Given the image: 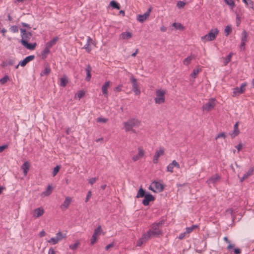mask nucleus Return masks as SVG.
<instances>
[{
    "mask_svg": "<svg viewBox=\"0 0 254 254\" xmlns=\"http://www.w3.org/2000/svg\"><path fill=\"white\" fill-rule=\"evenodd\" d=\"M20 31L21 37L20 42L22 44V45L28 50H34L37 46L36 43H28V42L30 41V39L32 37V33L30 32L27 31L26 29L23 28H20Z\"/></svg>",
    "mask_w": 254,
    "mask_h": 254,
    "instance_id": "obj_1",
    "label": "nucleus"
},
{
    "mask_svg": "<svg viewBox=\"0 0 254 254\" xmlns=\"http://www.w3.org/2000/svg\"><path fill=\"white\" fill-rule=\"evenodd\" d=\"M164 220H161L158 222H155L150 226V228L147 231L145 234L149 236L150 239L153 237H158L160 235L162 234V231L161 228L164 224Z\"/></svg>",
    "mask_w": 254,
    "mask_h": 254,
    "instance_id": "obj_2",
    "label": "nucleus"
},
{
    "mask_svg": "<svg viewBox=\"0 0 254 254\" xmlns=\"http://www.w3.org/2000/svg\"><path fill=\"white\" fill-rule=\"evenodd\" d=\"M141 122L138 119L135 118H130L127 122L123 123L126 131H131L133 133L136 131L133 129L134 127H139L140 125Z\"/></svg>",
    "mask_w": 254,
    "mask_h": 254,
    "instance_id": "obj_3",
    "label": "nucleus"
},
{
    "mask_svg": "<svg viewBox=\"0 0 254 254\" xmlns=\"http://www.w3.org/2000/svg\"><path fill=\"white\" fill-rule=\"evenodd\" d=\"M218 32L217 28L212 29L207 34L202 36L201 39L203 42L213 41L217 37Z\"/></svg>",
    "mask_w": 254,
    "mask_h": 254,
    "instance_id": "obj_4",
    "label": "nucleus"
},
{
    "mask_svg": "<svg viewBox=\"0 0 254 254\" xmlns=\"http://www.w3.org/2000/svg\"><path fill=\"white\" fill-rule=\"evenodd\" d=\"M166 93V90L162 89H157L156 90V97L154 98V101L156 104H161L165 102V95Z\"/></svg>",
    "mask_w": 254,
    "mask_h": 254,
    "instance_id": "obj_5",
    "label": "nucleus"
},
{
    "mask_svg": "<svg viewBox=\"0 0 254 254\" xmlns=\"http://www.w3.org/2000/svg\"><path fill=\"white\" fill-rule=\"evenodd\" d=\"M164 189L163 185L157 181L153 182L149 187V189L155 192H160L163 190Z\"/></svg>",
    "mask_w": 254,
    "mask_h": 254,
    "instance_id": "obj_6",
    "label": "nucleus"
},
{
    "mask_svg": "<svg viewBox=\"0 0 254 254\" xmlns=\"http://www.w3.org/2000/svg\"><path fill=\"white\" fill-rule=\"evenodd\" d=\"M66 238L65 235H64L61 232H59L57 233L55 237L52 238L50 240L48 241V242L51 243L53 245L57 244L59 241H62L63 239Z\"/></svg>",
    "mask_w": 254,
    "mask_h": 254,
    "instance_id": "obj_7",
    "label": "nucleus"
},
{
    "mask_svg": "<svg viewBox=\"0 0 254 254\" xmlns=\"http://www.w3.org/2000/svg\"><path fill=\"white\" fill-rule=\"evenodd\" d=\"M216 106V101L214 98H211L209 100V101L205 104L202 106V110L203 111H209L214 108Z\"/></svg>",
    "mask_w": 254,
    "mask_h": 254,
    "instance_id": "obj_8",
    "label": "nucleus"
},
{
    "mask_svg": "<svg viewBox=\"0 0 254 254\" xmlns=\"http://www.w3.org/2000/svg\"><path fill=\"white\" fill-rule=\"evenodd\" d=\"M130 81L132 84V90L135 95H139L140 91L138 88V84L137 82L136 79H135L133 75L130 77Z\"/></svg>",
    "mask_w": 254,
    "mask_h": 254,
    "instance_id": "obj_9",
    "label": "nucleus"
},
{
    "mask_svg": "<svg viewBox=\"0 0 254 254\" xmlns=\"http://www.w3.org/2000/svg\"><path fill=\"white\" fill-rule=\"evenodd\" d=\"M248 34L246 31L243 30L242 33L241 43L240 46L241 50L244 51L245 50V45L248 41Z\"/></svg>",
    "mask_w": 254,
    "mask_h": 254,
    "instance_id": "obj_10",
    "label": "nucleus"
},
{
    "mask_svg": "<svg viewBox=\"0 0 254 254\" xmlns=\"http://www.w3.org/2000/svg\"><path fill=\"white\" fill-rule=\"evenodd\" d=\"M247 84L246 83H243L240 87H236L234 88L233 91V96H237L242 93H243L245 91V87Z\"/></svg>",
    "mask_w": 254,
    "mask_h": 254,
    "instance_id": "obj_11",
    "label": "nucleus"
},
{
    "mask_svg": "<svg viewBox=\"0 0 254 254\" xmlns=\"http://www.w3.org/2000/svg\"><path fill=\"white\" fill-rule=\"evenodd\" d=\"M35 59V56L34 55H30L27 57H26L23 60L20 61L18 64H17L15 66V68H17L19 66V65H20L21 66H24L26 65V64L30 62V61H32Z\"/></svg>",
    "mask_w": 254,
    "mask_h": 254,
    "instance_id": "obj_12",
    "label": "nucleus"
},
{
    "mask_svg": "<svg viewBox=\"0 0 254 254\" xmlns=\"http://www.w3.org/2000/svg\"><path fill=\"white\" fill-rule=\"evenodd\" d=\"M151 11V7H150L143 14L138 16L137 20L141 23L143 22L149 17Z\"/></svg>",
    "mask_w": 254,
    "mask_h": 254,
    "instance_id": "obj_13",
    "label": "nucleus"
},
{
    "mask_svg": "<svg viewBox=\"0 0 254 254\" xmlns=\"http://www.w3.org/2000/svg\"><path fill=\"white\" fill-rule=\"evenodd\" d=\"M164 154V150L163 148H160L159 150L156 151L153 159V162L154 164H157L159 158L163 155Z\"/></svg>",
    "mask_w": 254,
    "mask_h": 254,
    "instance_id": "obj_14",
    "label": "nucleus"
},
{
    "mask_svg": "<svg viewBox=\"0 0 254 254\" xmlns=\"http://www.w3.org/2000/svg\"><path fill=\"white\" fill-rule=\"evenodd\" d=\"M144 198L142 200V204L144 206H147L150 201H153L155 199V197L151 194H146L144 196Z\"/></svg>",
    "mask_w": 254,
    "mask_h": 254,
    "instance_id": "obj_15",
    "label": "nucleus"
},
{
    "mask_svg": "<svg viewBox=\"0 0 254 254\" xmlns=\"http://www.w3.org/2000/svg\"><path fill=\"white\" fill-rule=\"evenodd\" d=\"M220 179V177L218 174H215L211 176L209 179H208L206 181V183L209 185H214Z\"/></svg>",
    "mask_w": 254,
    "mask_h": 254,
    "instance_id": "obj_16",
    "label": "nucleus"
},
{
    "mask_svg": "<svg viewBox=\"0 0 254 254\" xmlns=\"http://www.w3.org/2000/svg\"><path fill=\"white\" fill-rule=\"evenodd\" d=\"M44 213V209L43 207H40L35 209L33 212V216L37 218L42 216Z\"/></svg>",
    "mask_w": 254,
    "mask_h": 254,
    "instance_id": "obj_17",
    "label": "nucleus"
},
{
    "mask_svg": "<svg viewBox=\"0 0 254 254\" xmlns=\"http://www.w3.org/2000/svg\"><path fill=\"white\" fill-rule=\"evenodd\" d=\"M138 154L136 155H135L132 157V160L134 162H135L139 160L144 155V151L142 148V147H139L138 148Z\"/></svg>",
    "mask_w": 254,
    "mask_h": 254,
    "instance_id": "obj_18",
    "label": "nucleus"
},
{
    "mask_svg": "<svg viewBox=\"0 0 254 254\" xmlns=\"http://www.w3.org/2000/svg\"><path fill=\"white\" fill-rule=\"evenodd\" d=\"M176 167L178 169L180 168L179 164L176 161L173 160L172 163H170L167 167V171L170 173H173V169Z\"/></svg>",
    "mask_w": 254,
    "mask_h": 254,
    "instance_id": "obj_19",
    "label": "nucleus"
},
{
    "mask_svg": "<svg viewBox=\"0 0 254 254\" xmlns=\"http://www.w3.org/2000/svg\"><path fill=\"white\" fill-rule=\"evenodd\" d=\"M111 82L110 81H106L102 87V92L105 97H107L108 96V89L110 85Z\"/></svg>",
    "mask_w": 254,
    "mask_h": 254,
    "instance_id": "obj_20",
    "label": "nucleus"
},
{
    "mask_svg": "<svg viewBox=\"0 0 254 254\" xmlns=\"http://www.w3.org/2000/svg\"><path fill=\"white\" fill-rule=\"evenodd\" d=\"M150 238L145 233L143 234L142 237L137 242L136 246L140 247L143 243L146 242Z\"/></svg>",
    "mask_w": 254,
    "mask_h": 254,
    "instance_id": "obj_21",
    "label": "nucleus"
},
{
    "mask_svg": "<svg viewBox=\"0 0 254 254\" xmlns=\"http://www.w3.org/2000/svg\"><path fill=\"white\" fill-rule=\"evenodd\" d=\"M196 56L194 55H190V56H188L187 58L185 59L183 62L184 64L186 65H189L191 61L193 59H194L195 58Z\"/></svg>",
    "mask_w": 254,
    "mask_h": 254,
    "instance_id": "obj_22",
    "label": "nucleus"
},
{
    "mask_svg": "<svg viewBox=\"0 0 254 254\" xmlns=\"http://www.w3.org/2000/svg\"><path fill=\"white\" fill-rule=\"evenodd\" d=\"M71 202V198L69 197H66L64 203L61 205V208L65 210L67 208Z\"/></svg>",
    "mask_w": 254,
    "mask_h": 254,
    "instance_id": "obj_23",
    "label": "nucleus"
},
{
    "mask_svg": "<svg viewBox=\"0 0 254 254\" xmlns=\"http://www.w3.org/2000/svg\"><path fill=\"white\" fill-rule=\"evenodd\" d=\"M92 70V68L91 66L89 64H88L86 66V68L85 69L86 72V77L85 78V79L87 81H89L91 78V71Z\"/></svg>",
    "mask_w": 254,
    "mask_h": 254,
    "instance_id": "obj_24",
    "label": "nucleus"
},
{
    "mask_svg": "<svg viewBox=\"0 0 254 254\" xmlns=\"http://www.w3.org/2000/svg\"><path fill=\"white\" fill-rule=\"evenodd\" d=\"M30 164L28 162H25L21 166V169L23 170L25 176H27V173L29 170Z\"/></svg>",
    "mask_w": 254,
    "mask_h": 254,
    "instance_id": "obj_25",
    "label": "nucleus"
},
{
    "mask_svg": "<svg viewBox=\"0 0 254 254\" xmlns=\"http://www.w3.org/2000/svg\"><path fill=\"white\" fill-rule=\"evenodd\" d=\"M50 47L45 45L44 49L41 53V57L42 59H45L47 58V55L50 53Z\"/></svg>",
    "mask_w": 254,
    "mask_h": 254,
    "instance_id": "obj_26",
    "label": "nucleus"
},
{
    "mask_svg": "<svg viewBox=\"0 0 254 254\" xmlns=\"http://www.w3.org/2000/svg\"><path fill=\"white\" fill-rule=\"evenodd\" d=\"M238 123H236L234 126V130L232 133H230L232 138L235 137L239 133V130L238 129Z\"/></svg>",
    "mask_w": 254,
    "mask_h": 254,
    "instance_id": "obj_27",
    "label": "nucleus"
},
{
    "mask_svg": "<svg viewBox=\"0 0 254 254\" xmlns=\"http://www.w3.org/2000/svg\"><path fill=\"white\" fill-rule=\"evenodd\" d=\"M58 40V37H55L52 40L47 42L46 45L50 47V48L54 46Z\"/></svg>",
    "mask_w": 254,
    "mask_h": 254,
    "instance_id": "obj_28",
    "label": "nucleus"
},
{
    "mask_svg": "<svg viewBox=\"0 0 254 254\" xmlns=\"http://www.w3.org/2000/svg\"><path fill=\"white\" fill-rule=\"evenodd\" d=\"M132 37V34L129 32H123L121 34V38L123 39H129Z\"/></svg>",
    "mask_w": 254,
    "mask_h": 254,
    "instance_id": "obj_29",
    "label": "nucleus"
},
{
    "mask_svg": "<svg viewBox=\"0 0 254 254\" xmlns=\"http://www.w3.org/2000/svg\"><path fill=\"white\" fill-rule=\"evenodd\" d=\"M51 68L49 66L47 65L45 69L41 71L40 75L41 76H45L48 75L51 72Z\"/></svg>",
    "mask_w": 254,
    "mask_h": 254,
    "instance_id": "obj_30",
    "label": "nucleus"
},
{
    "mask_svg": "<svg viewBox=\"0 0 254 254\" xmlns=\"http://www.w3.org/2000/svg\"><path fill=\"white\" fill-rule=\"evenodd\" d=\"M145 195V190L141 187L137 192L136 197L137 198H141L144 197Z\"/></svg>",
    "mask_w": 254,
    "mask_h": 254,
    "instance_id": "obj_31",
    "label": "nucleus"
},
{
    "mask_svg": "<svg viewBox=\"0 0 254 254\" xmlns=\"http://www.w3.org/2000/svg\"><path fill=\"white\" fill-rule=\"evenodd\" d=\"M110 5L112 6L113 8H115L118 10L120 9L121 8L119 3H118L115 0H112L110 3Z\"/></svg>",
    "mask_w": 254,
    "mask_h": 254,
    "instance_id": "obj_32",
    "label": "nucleus"
},
{
    "mask_svg": "<svg viewBox=\"0 0 254 254\" xmlns=\"http://www.w3.org/2000/svg\"><path fill=\"white\" fill-rule=\"evenodd\" d=\"M172 26L176 29H179L181 31H183L185 29V27L181 23L174 22L172 24Z\"/></svg>",
    "mask_w": 254,
    "mask_h": 254,
    "instance_id": "obj_33",
    "label": "nucleus"
},
{
    "mask_svg": "<svg viewBox=\"0 0 254 254\" xmlns=\"http://www.w3.org/2000/svg\"><path fill=\"white\" fill-rule=\"evenodd\" d=\"M102 232V229L101 228V226H99L96 229H95L93 235L96 236V237H97L101 234Z\"/></svg>",
    "mask_w": 254,
    "mask_h": 254,
    "instance_id": "obj_34",
    "label": "nucleus"
},
{
    "mask_svg": "<svg viewBox=\"0 0 254 254\" xmlns=\"http://www.w3.org/2000/svg\"><path fill=\"white\" fill-rule=\"evenodd\" d=\"M60 86L65 87L68 83V80L65 77H63L60 79Z\"/></svg>",
    "mask_w": 254,
    "mask_h": 254,
    "instance_id": "obj_35",
    "label": "nucleus"
},
{
    "mask_svg": "<svg viewBox=\"0 0 254 254\" xmlns=\"http://www.w3.org/2000/svg\"><path fill=\"white\" fill-rule=\"evenodd\" d=\"M247 6L253 8L254 2L251 0H242Z\"/></svg>",
    "mask_w": 254,
    "mask_h": 254,
    "instance_id": "obj_36",
    "label": "nucleus"
},
{
    "mask_svg": "<svg viewBox=\"0 0 254 254\" xmlns=\"http://www.w3.org/2000/svg\"><path fill=\"white\" fill-rule=\"evenodd\" d=\"M197 225H193L190 227H187L186 228V233L187 234H189L190 232H191L195 228H197Z\"/></svg>",
    "mask_w": 254,
    "mask_h": 254,
    "instance_id": "obj_37",
    "label": "nucleus"
},
{
    "mask_svg": "<svg viewBox=\"0 0 254 254\" xmlns=\"http://www.w3.org/2000/svg\"><path fill=\"white\" fill-rule=\"evenodd\" d=\"M200 70L201 69L199 68L193 69V71L192 73L190 74V76L194 78H196V76L198 75V73Z\"/></svg>",
    "mask_w": 254,
    "mask_h": 254,
    "instance_id": "obj_38",
    "label": "nucleus"
},
{
    "mask_svg": "<svg viewBox=\"0 0 254 254\" xmlns=\"http://www.w3.org/2000/svg\"><path fill=\"white\" fill-rule=\"evenodd\" d=\"M80 244V242L78 240L76 241L75 243L73 245H71L69 246V248L71 250H74L77 249V248L78 247V246Z\"/></svg>",
    "mask_w": 254,
    "mask_h": 254,
    "instance_id": "obj_39",
    "label": "nucleus"
},
{
    "mask_svg": "<svg viewBox=\"0 0 254 254\" xmlns=\"http://www.w3.org/2000/svg\"><path fill=\"white\" fill-rule=\"evenodd\" d=\"M9 80V77L7 75H5L0 80V84L3 85L5 84Z\"/></svg>",
    "mask_w": 254,
    "mask_h": 254,
    "instance_id": "obj_40",
    "label": "nucleus"
},
{
    "mask_svg": "<svg viewBox=\"0 0 254 254\" xmlns=\"http://www.w3.org/2000/svg\"><path fill=\"white\" fill-rule=\"evenodd\" d=\"M254 172V169L253 168H251L248 172L244 174V176L246 177V178L247 179L249 177L251 176Z\"/></svg>",
    "mask_w": 254,
    "mask_h": 254,
    "instance_id": "obj_41",
    "label": "nucleus"
},
{
    "mask_svg": "<svg viewBox=\"0 0 254 254\" xmlns=\"http://www.w3.org/2000/svg\"><path fill=\"white\" fill-rule=\"evenodd\" d=\"M225 2L233 8L235 6V2L233 0H225Z\"/></svg>",
    "mask_w": 254,
    "mask_h": 254,
    "instance_id": "obj_42",
    "label": "nucleus"
},
{
    "mask_svg": "<svg viewBox=\"0 0 254 254\" xmlns=\"http://www.w3.org/2000/svg\"><path fill=\"white\" fill-rule=\"evenodd\" d=\"M232 31V28L230 26L227 25L225 29L226 36H228Z\"/></svg>",
    "mask_w": 254,
    "mask_h": 254,
    "instance_id": "obj_43",
    "label": "nucleus"
},
{
    "mask_svg": "<svg viewBox=\"0 0 254 254\" xmlns=\"http://www.w3.org/2000/svg\"><path fill=\"white\" fill-rule=\"evenodd\" d=\"M51 187L50 186H49L47 187L46 190L43 192V194L46 196H48L51 193Z\"/></svg>",
    "mask_w": 254,
    "mask_h": 254,
    "instance_id": "obj_44",
    "label": "nucleus"
},
{
    "mask_svg": "<svg viewBox=\"0 0 254 254\" xmlns=\"http://www.w3.org/2000/svg\"><path fill=\"white\" fill-rule=\"evenodd\" d=\"M10 30L13 33H16L18 32V28L17 26H12L10 28Z\"/></svg>",
    "mask_w": 254,
    "mask_h": 254,
    "instance_id": "obj_45",
    "label": "nucleus"
},
{
    "mask_svg": "<svg viewBox=\"0 0 254 254\" xmlns=\"http://www.w3.org/2000/svg\"><path fill=\"white\" fill-rule=\"evenodd\" d=\"M15 64V60L14 59H8L6 60V64L9 65H13Z\"/></svg>",
    "mask_w": 254,
    "mask_h": 254,
    "instance_id": "obj_46",
    "label": "nucleus"
},
{
    "mask_svg": "<svg viewBox=\"0 0 254 254\" xmlns=\"http://www.w3.org/2000/svg\"><path fill=\"white\" fill-rule=\"evenodd\" d=\"M186 3L183 1H179L177 2V6L179 8H183L185 5Z\"/></svg>",
    "mask_w": 254,
    "mask_h": 254,
    "instance_id": "obj_47",
    "label": "nucleus"
},
{
    "mask_svg": "<svg viewBox=\"0 0 254 254\" xmlns=\"http://www.w3.org/2000/svg\"><path fill=\"white\" fill-rule=\"evenodd\" d=\"M108 121V119L103 118H98L97 119V122L98 123H106Z\"/></svg>",
    "mask_w": 254,
    "mask_h": 254,
    "instance_id": "obj_48",
    "label": "nucleus"
},
{
    "mask_svg": "<svg viewBox=\"0 0 254 254\" xmlns=\"http://www.w3.org/2000/svg\"><path fill=\"white\" fill-rule=\"evenodd\" d=\"M233 53H230L225 58V64L230 62Z\"/></svg>",
    "mask_w": 254,
    "mask_h": 254,
    "instance_id": "obj_49",
    "label": "nucleus"
},
{
    "mask_svg": "<svg viewBox=\"0 0 254 254\" xmlns=\"http://www.w3.org/2000/svg\"><path fill=\"white\" fill-rule=\"evenodd\" d=\"M59 170H60V166H57L56 167H55L54 168V170L52 173L53 176L54 177L57 175V174L59 172Z\"/></svg>",
    "mask_w": 254,
    "mask_h": 254,
    "instance_id": "obj_50",
    "label": "nucleus"
},
{
    "mask_svg": "<svg viewBox=\"0 0 254 254\" xmlns=\"http://www.w3.org/2000/svg\"><path fill=\"white\" fill-rule=\"evenodd\" d=\"M97 240V237H96V236H94L93 235L92 236V238L91 239V242H90L91 245H93L96 243Z\"/></svg>",
    "mask_w": 254,
    "mask_h": 254,
    "instance_id": "obj_51",
    "label": "nucleus"
},
{
    "mask_svg": "<svg viewBox=\"0 0 254 254\" xmlns=\"http://www.w3.org/2000/svg\"><path fill=\"white\" fill-rule=\"evenodd\" d=\"M84 95V92L83 91H79L78 92L76 96L80 99H81Z\"/></svg>",
    "mask_w": 254,
    "mask_h": 254,
    "instance_id": "obj_52",
    "label": "nucleus"
},
{
    "mask_svg": "<svg viewBox=\"0 0 254 254\" xmlns=\"http://www.w3.org/2000/svg\"><path fill=\"white\" fill-rule=\"evenodd\" d=\"M90 44L87 43L84 45L83 48L86 49V50L88 52L90 53L91 51V48L89 47Z\"/></svg>",
    "mask_w": 254,
    "mask_h": 254,
    "instance_id": "obj_53",
    "label": "nucleus"
},
{
    "mask_svg": "<svg viewBox=\"0 0 254 254\" xmlns=\"http://www.w3.org/2000/svg\"><path fill=\"white\" fill-rule=\"evenodd\" d=\"M91 195H92L91 191L90 190L88 191L87 196H86V199H85L86 202H87L89 201V199L91 197Z\"/></svg>",
    "mask_w": 254,
    "mask_h": 254,
    "instance_id": "obj_54",
    "label": "nucleus"
},
{
    "mask_svg": "<svg viewBox=\"0 0 254 254\" xmlns=\"http://www.w3.org/2000/svg\"><path fill=\"white\" fill-rule=\"evenodd\" d=\"M97 181L96 178H92L89 180V183L91 185H93Z\"/></svg>",
    "mask_w": 254,
    "mask_h": 254,
    "instance_id": "obj_55",
    "label": "nucleus"
},
{
    "mask_svg": "<svg viewBox=\"0 0 254 254\" xmlns=\"http://www.w3.org/2000/svg\"><path fill=\"white\" fill-rule=\"evenodd\" d=\"M220 137H223V138H225L226 137V135H225V133L222 132V133L218 134V135L216 137V139H217L218 138H220Z\"/></svg>",
    "mask_w": 254,
    "mask_h": 254,
    "instance_id": "obj_56",
    "label": "nucleus"
},
{
    "mask_svg": "<svg viewBox=\"0 0 254 254\" xmlns=\"http://www.w3.org/2000/svg\"><path fill=\"white\" fill-rule=\"evenodd\" d=\"M7 147L8 145L6 144L0 146V153L2 152L5 149L7 148Z\"/></svg>",
    "mask_w": 254,
    "mask_h": 254,
    "instance_id": "obj_57",
    "label": "nucleus"
},
{
    "mask_svg": "<svg viewBox=\"0 0 254 254\" xmlns=\"http://www.w3.org/2000/svg\"><path fill=\"white\" fill-rule=\"evenodd\" d=\"M114 243H111V244H110L108 245H107L105 247V250L106 251H108L110 248L113 247L114 246Z\"/></svg>",
    "mask_w": 254,
    "mask_h": 254,
    "instance_id": "obj_58",
    "label": "nucleus"
},
{
    "mask_svg": "<svg viewBox=\"0 0 254 254\" xmlns=\"http://www.w3.org/2000/svg\"><path fill=\"white\" fill-rule=\"evenodd\" d=\"M122 85H119L117 87H116L115 89V91H117L118 92H120L122 90Z\"/></svg>",
    "mask_w": 254,
    "mask_h": 254,
    "instance_id": "obj_59",
    "label": "nucleus"
},
{
    "mask_svg": "<svg viewBox=\"0 0 254 254\" xmlns=\"http://www.w3.org/2000/svg\"><path fill=\"white\" fill-rule=\"evenodd\" d=\"M236 148L237 149L238 151L239 152L242 148V144L241 143H239L236 146Z\"/></svg>",
    "mask_w": 254,
    "mask_h": 254,
    "instance_id": "obj_60",
    "label": "nucleus"
},
{
    "mask_svg": "<svg viewBox=\"0 0 254 254\" xmlns=\"http://www.w3.org/2000/svg\"><path fill=\"white\" fill-rule=\"evenodd\" d=\"M186 233H187L186 232L185 233H183L180 234L179 235V239H180V240L183 239L185 237V235H186Z\"/></svg>",
    "mask_w": 254,
    "mask_h": 254,
    "instance_id": "obj_61",
    "label": "nucleus"
},
{
    "mask_svg": "<svg viewBox=\"0 0 254 254\" xmlns=\"http://www.w3.org/2000/svg\"><path fill=\"white\" fill-rule=\"evenodd\" d=\"M21 24H22V25L23 27H26V28H27L28 29H30L31 28L29 24H27L26 23L22 22Z\"/></svg>",
    "mask_w": 254,
    "mask_h": 254,
    "instance_id": "obj_62",
    "label": "nucleus"
},
{
    "mask_svg": "<svg viewBox=\"0 0 254 254\" xmlns=\"http://www.w3.org/2000/svg\"><path fill=\"white\" fill-rule=\"evenodd\" d=\"M241 252V250L240 249L236 248L234 249V253L235 254H239Z\"/></svg>",
    "mask_w": 254,
    "mask_h": 254,
    "instance_id": "obj_63",
    "label": "nucleus"
},
{
    "mask_svg": "<svg viewBox=\"0 0 254 254\" xmlns=\"http://www.w3.org/2000/svg\"><path fill=\"white\" fill-rule=\"evenodd\" d=\"M48 254H56L53 248H50L49 249Z\"/></svg>",
    "mask_w": 254,
    "mask_h": 254,
    "instance_id": "obj_64",
    "label": "nucleus"
}]
</instances>
